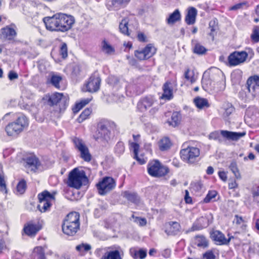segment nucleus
Returning <instances> with one entry per match:
<instances>
[{"mask_svg": "<svg viewBox=\"0 0 259 259\" xmlns=\"http://www.w3.org/2000/svg\"><path fill=\"white\" fill-rule=\"evenodd\" d=\"M46 29L50 31L65 32L70 30L75 22L74 17L64 13H57L43 19Z\"/></svg>", "mask_w": 259, "mask_h": 259, "instance_id": "f257e3e1", "label": "nucleus"}, {"mask_svg": "<svg viewBox=\"0 0 259 259\" xmlns=\"http://www.w3.org/2000/svg\"><path fill=\"white\" fill-rule=\"evenodd\" d=\"M28 125V118L24 115H20L14 121L6 125L5 131L8 136L16 137L26 129Z\"/></svg>", "mask_w": 259, "mask_h": 259, "instance_id": "f03ea898", "label": "nucleus"}, {"mask_svg": "<svg viewBox=\"0 0 259 259\" xmlns=\"http://www.w3.org/2000/svg\"><path fill=\"white\" fill-rule=\"evenodd\" d=\"M79 226V214L78 212H72L66 217L62 228L64 234L73 236L78 231Z\"/></svg>", "mask_w": 259, "mask_h": 259, "instance_id": "7ed1b4c3", "label": "nucleus"}, {"mask_svg": "<svg viewBox=\"0 0 259 259\" xmlns=\"http://www.w3.org/2000/svg\"><path fill=\"white\" fill-rule=\"evenodd\" d=\"M88 181L85 172L75 168L69 173L67 185L70 187L79 189L83 185H85Z\"/></svg>", "mask_w": 259, "mask_h": 259, "instance_id": "20e7f679", "label": "nucleus"}, {"mask_svg": "<svg viewBox=\"0 0 259 259\" xmlns=\"http://www.w3.org/2000/svg\"><path fill=\"white\" fill-rule=\"evenodd\" d=\"M95 253L100 259H122L123 251L119 246H112L104 248H98Z\"/></svg>", "mask_w": 259, "mask_h": 259, "instance_id": "39448f33", "label": "nucleus"}, {"mask_svg": "<svg viewBox=\"0 0 259 259\" xmlns=\"http://www.w3.org/2000/svg\"><path fill=\"white\" fill-rule=\"evenodd\" d=\"M56 194V192H53L51 194L47 191H44L38 194L39 204L37 208L41 212H45L49 209L52 202L55 200Z\"/></svg>", "mask_w": 259, "mask_h": 259, "instance_id": "423d86ee", "label": "nucleus"}, {"mask_svg": "<svg viewBox=\"0 0 259 259\" xmlns=\"http://www.w3.org/2000/svg\"><path fill=\"white\" fill-rule=\"evenodd\" d=\"M148 172L152 177H161L168 173V169L162 165L158 161L154 160L148 164Z\"/></svg>", "mask_w": 259, "mask_h": 259, "instance_id": "0eeeda50", "label": "nucleus"}, {"mask_svg": "<svg viewBox=\"0 0 259 259\" xmlns=\"http://www.w3.org/2000/svg\"><path fill=\"white\" fill-rule=\"evenodd\" d=\"M248 52L235 51L232 53L228 58V61L229 66H235L240 64L243 63L246 60L248 53L251 51L250 49H247Z\"/></svg>", "mask_w": 259, "mask_h": 259, "instance_id": "6e6552de", "label": "nucleus"}, {"mask_svg": "<svg viewBox=\"0 0 259 259\" xmlns=\"http://www.w3.org/2000/svg\"><path fill=\"white\" fill-rule=\"evenodd\" d=\"M115 186V181L112 178L105 177L97 184V188L100 195H105L113 190Z\"/></svg>", "mask_w": 259, "mask_h": 259, "instance_id": "1a4fd4ad", "label": "nucleus"}, {"mask_svg": "<svg viewBox=\"0 0 259 259\" xmlns=\"http://www.w3.org/2000/svg\"><path fill=\"white\" fill-rule=\"evenodd\" d=\"M181 157L188 163H193L200 154L199 149L194 147H188L180 152Z\"/></svg>", "mask_w": 259, "mask_h": 259, "instance_id": "9d476101", "label": "nucleus"}, {"mask_svg": "<svg viewBox=\"0 0 259 259\" xmlns=\"http://www.w3.org/2000/svg\"><path fill=\"white\" fill-rule=\"evenodd\" d=\"M75 148L79 151L80 157L85 161L89 162L91 160V155L84 142L80 139L75 137L72 139Z\"/></svg>", "mask_w": 259, "mask_h": 259, "instance_id": "9b49d317", "label": "nucleus"}, {"mask_svg": "<svg viewBox=\"0 0 259 259\" xmlns=\"http://www.w3.org/2000/svg\"><path fill=\"white\" fill-rule=\"evenodd\" d=\"M212 217L210 214L197 219L193 223L192 227L187 232L200 230L207 227L212 223Z\"/></svg>", "mask_w": 259, "mask_h": 259, "instance_id": "f8f14e48", "label": "nucleus"}, {"mask_svg": "<svg viewBox=\"0 0 259 259\" xmlns=\"http://www.w3.org/2000/svg\"><path fill=\"white\" fill-rule=\"evenodd\" d=\"M156 50L153 45L149 44L143 49L135 51V55L139 60H144L148 59L153 56Z\"/></svg>", "mask_w": 259, "mask_h": 259, "instance_id": "ddd939ff", "label": "nucleus"}, {"mask_svg": "<svg viewBox=\"0 0 259 259\" xmlns=\"http://www.w3.org/2000/svg\"><path fill=\"white\" fill-rule=\"evenodd\" d=\"M101 79L97 75H92L89 79L82 88L83 92L94 93L98 91L100 88Z\"/></svg>", "mask_w": 259, "mask_h": 259, "instance_id": "4468645a", "label": "nucleus"}, {"mask_svg": "<svg viewBox=\"0 0 259 259\" xmlns=\"http://www.w3.org/2000/svg\"><path fill=\"white\" fill-rule=\"evenodd\" d=\"M210 238L217 245H227L229 243V240H227L224 234L218 230H212L210 233Z\"/></svg>", "mask_w": 259, "mask_h": 259, "instance_id": "2eb2a0df", "label": "nucleus"}, {"mask_svg": "<svg viewBox=\"0 0 259 259\" xmlns=\"http://www.w3.org/2000/svg\"><path fill=\"white\" fill-rule=\"evenodd\" d=\"M25 166L29 170L35 172L36 170L39 169L40 163L38 158L35 156L31 155L26 159Z\"/></svg>", "mask_w": 259, "mask_h": 259, "instance_id": "dca6fc26", "label": "nucleus"}, {"mask_svg": "<svg viewBox=\"0 0 259 259\" xmlns=\"http://www.w3.org/2000/svg\"><path fill=\"white\" fill-rule=\"evenodd\" d=\"M248 91L254 96V93L257 88H259V76L254 75L248 78L247 80Z\"/></svg>", "mask_w": 259, "mask_h": 259, "instance_id": "f3484780", "label": "nucleus"}, {"mask_svg": "<svg viewBox=\"0 0 259 259\" xmlns=\"http://www.w3.org/2000/svg\"><path fill=\"white\" fill-rule=\"evenodd\" d=\"M110 136V132L107 128L106 126L101 123L98 124V130L96 135L95 138L96 140L103 138L105 140H108Z\"/></svg>", "mask_w": 259, "mask_h": 259, "instance_id": "a211bd4d", "label": "nucleus"}, {"mask_svg": "<svg viewBox=\"0 0 259 259\" xmlns=\"http://www.w3.org/2000/svg\"><path fill=\"white\" fill-rule=\"evenodd\" d=\"M197 10L193 7H189L185 18V21L188 25H193L196 22Z\"/></svg>", "mask_w": 259, "mask_h": 259, "instance_id": "6ab92c4d", "label": "nucleus"}, {"mask_svg": "<svg viewBox=\"0 0 259 259\" xmlns=\"http://www.w3.org/2000/svg\"><path fill=\"white\" fill-rule=\"evenodd\" d=\"M154 99L152 97H147L141 100L138 104V107L141 112H145L154 103Z\"/></svg>", "mask_w": 259, "mask_h": 259, "instance_id": "aec40b11", "label": "nucleus"}, {"mask_svg": "<svg viewBox=\"0 0 259 259\" xmlns=\"http://www.w3.org/2000/svg\"><path fill=\"white\" fill-rule=\"evenodd\" d=\"M163 93L161 99L169 100L173 98V89L172 84L170 82H166L162 87Z\"/></svg>", "mask_w": 259, "mask_h": 259, "instance_id": "412c9836", "label": "nucleus"}, {"mask_svg": "<svg viewBox=\"0 0 259 259\" xmlns=\"http://www.w3.org/2000/svg\"><path fill=\"white\" fill-rule=\"evenodd\" d=\"M221 134L222 136L228 140L233 141H237L240 138L244 136L246 134L245 132L237 133L233 132H230L228 131H221Z\"/></svg>", "mask_w": 259, "mask_h": 259, "instance_id": "4be33fe9", "label": "nucleus"}, {"mask_svg": "<svg viewBox=\"0 0 259 259\" xmlns=\"http://www.w3.org/2000/svg\"><path fill=\"white\" fill-rule=\"evenodd\" d=\"M101 50L104 54L108 56L113 55L115 53L114 47L105 39L101 42Z\"/></svg>", "mask_w": 259, "mask_h": 259, "instance_id": "5701e85b", "label": "nucleus"}, {"mask_svg": "<svg viewBox=\"0 0 259 259\" xmlns=\"http://www.w3.org/2000/svg\"><path fill=\"white\" fill-rule=\"evenodd\" d=\"M180 225L176 222L168 223L166 225L165 232L168 235H176L180 230Z\"/></svg>", "mask_w": 259, "mask_h": 259, "instance_id": "b1692460", "label": "nucleus"}, {"mask_svg": "<svg viewBox=\"0 0 259 259\" xmlns=\"http://www.w3.org/2000/svg\"><path fill=\"white\" fill-rule=\"evenodd\" d=\"M193 102L196 107L200 110L205 109L210 106L207 99L200 97L195 98Z\"/></svg>", "mask_w": 259, "mask_h": 259, "instance_id": "393cba45", "label": "nucleus"}, {"mask_svg": "<svg viewBox=\"0 0 259 259\" xmlns=\"http://www.w3.org/2000/svg\"><path fill=\"white\" fill-rule=\"evenodd\" d=\"M1 32L3 36L9 40L13 39L17 35L15 29L9 26L2 29Z\"/></svg>", "mask_w": 259, "mask_h": 259, "instance_id": "a878e982", "label": "nucleus"}, {"mask_svg": "<svg viewBox=\"0 0 259 259\" xmlns=\"http://www.w3.org/2000/svg\"><path fill=\"white\" fill-rule=\"evenodd\" d=\"M181 19V13L178 9H176L166 18V21L168 25H174L177 22L180 21Z\"/></svg>", "mask_w": 259, "mask_h": 259, "instance_id": "bb28decb", "label": "nucleus"}, {"mask_svg": "<svg viewBox=\"0 0 259 259\" xmlns=\"http://www.w3.org/2000/svg\"><path fill=\"white\" fill-rule=\"evenodd\" d=\"M63 95L61 93H55L51 95L46 96V100L50 105L57 104L63 98Z\"/></svg>", "mask_w": 259, "mask_h": 259, "instance_id": "cd10ccee", "label": "nucleus"}, {"mask_svg": "<svg viewBox=\"0 0 259 259\" xmlns=\"http://www.w3.org/2000/svg\"><path fill=\"white\" fill-rule=\"evenodd\" d=\"M37 225L32 224H28L24 228V232L28 236H34L39 231Z\"/></svg>", "mask_w": 259, "mask_h": 259, "instance_id": "c85d7f7f", "label": "nucleus"}, {"mask_svg": "<svg viewBox=\"0 0 259 259\" xmlns=\"http://www.w3.org/2000/svg\"><path fill=\"white\" fill-rule=\"evenodd\" d=\"M195 243L199 247L205 248L208 246V240L203 235H198L195 238Z\"/></svg>", "mask_w": 259, "mask_h": 259, "instance_id": "c756f323", "label": "nucleus"}, {"mask_svg": "<svg viewBox=\"0 0 259 259\" xmlns=\"http://www.w3.org/2000/svg\"><path fill=\"white\" fill-rule=\"evenodd\" d=\"M181 120V115L178 112H174L172 114V115L171 116V120L168 121L167 122V123L169 125L172 126V127H176L178 126Z\"/></svg>", "mask_w": 259, "mask_h": 259, "instance_id": "7c9ffc66", "label": "nucleus"}, {"mask_svg": "<svg viewBox=\"0 0 259 259\" xmlns=\"http://www.w3.org/2000/svg\"><path fill=\"white\" fill-rule=\"evenodd\" d=\"M131 0H112V6L113 9L118 10L121 8L125 7Z\"/></svg>", "mask_w": 259, "mask_h": 259, "instance_id": "2f4dec72", "label": "nucleus"}, {"mask_svg": "<svg viewBox=\"0 0 259 259\" xmlns=\"http://www.w3.org/2000/svg\"><path fill=\"white\" fill-rule=\"evenodd\" d=\"M131 147L133 148L134 153V158L141 164H143L146 162V161L143 158H140L138 156V151L139 149V145L136 143H132L131 144Z\"/></svg>", "mask_w": 259, "mask_h": 259, "instance_id": "473e14b6", "label": "nucleus"}, {"mask_svg": "<svg viewBox=\"0 0 259 259\" xmlns=\"http://www.w3.org/2000/svg\"><path fill=\"white\" fill-rule=\"evenodd\" d=\"M123 196L128 201L134 203H138L139 202V198L137 195L135 193H131L128 191H125L122 193Z\"/></svg>", "mask_w": 259, "mask_h": 259, "instance_id": "72a5a7b5", "label": "nucleus"}, {"mask_svg": "<svg viewBox=\"0 0 259 259\" xmlns=\"http://www.w3.org/2000/svg\"><path fill=\"white\" fill-rule=\"evenodd\" d=\"M128 20L126 18H124L122 20L121 22L119 24V28L120 32L125 35H129L130 32L128 30Z\"/></svg>", "mask_w": 259, "mask_h": 259, "instance_id": "f704fd0d", "label": "nucleus"}, {"mask_svg": "<svg viewBox=\"0 0 259 259\" xmlns=\"http://www.w3.org/2000/svg\"><path fill=\"white\" fill-rule=\"evenodd\" d=\"M171 143L167 138H162L159 142V147L161 150H166L170 148Z\"/></svg>", "mask_w": 259, "mask_h": 259, "instance_id": "c9c22d12", "label": "nucleus"}, {"mask_svg": "<svg viewBox=\"0 0 259 259\" xmlns=\"http://www.w3.org/2000/svg\"><path fill=\"white\" fill-rule=\"evenodd\" d=\"M197 76L194 70L187 69L185 72V78L191 83H194L197 79Z\"/></svg>", "mask_w": 259, "mask_h": 259, "instance_id": "e433bc0d", "label": "nucleus"}, {"mask_svg": "<svg viewBox=\"0 0 259 259\" xmlns=\"http://www.w3.org/2000/svg\"><path fill=\"white\" fill-rule=\"evenodd\" d=\"M33 256L34 259H45L44 252L41 247L38 246L34 249Z\"/></svg>", "mask_w": 259, "mask_h": 259, "instance_id": "4c0bfd02", "label": "nucleus"}, {"mask_svg": "<svg viewBox=\"0 0 259 259\" xmlns=\"http://www.w3.org/2000/svg\"><path fill=\"white\" fill-rule=\"evenodd\" d=\"M91 101V99L87 98L81 100L79 103L76 104L75 107L73 109L74 113L78 112L85 105L88 104Z\"/></svg>", "mask_w": 259, "mask_h": 259, "instance_id": "58836bf2", "label": "nucleus"}, {"mask_svg": "<svg viewBox=\"0 0 259 259\" xmlns=\"http://www.w3.org/2000/svg\"><path fill=\"white\" fill-rule=\"evenodd\" d=\"M229 167L230 169L232 171V172L234 174L236 178L240 179V174L239 172L238 168L237 167V164L236 161H232Z\"/></svg>", "mask_w": 259, "mask_h": 259, "instance_id": "ea45409f", "label": "nucleus"}, {"mask_svg": "<svg viewBox=\"0 0 259 259\" xmlns=\"http://www.w3.org/2000/svg\"><path fill=\"white\" fill-rule=\"evenodd\" d=\"M133 251L134 252V253L133 254V251H132V250H131V254H132L133 257L135 259H137L138 258H140L141 259H143L146 257V254H147L146 251L143 250V249H141L139 251H136V250H134Z\"/></svg>", "mask_w": 259, "mask_h": 259, "instance_id": "a19ab883", "label": "nucleus"}, {"mask_svg": "<svg viewBox=\"0 0 259 259\" xmlns=\"http://www.w3.org/2000/svg\"><path fill=\"white\" fill-rule=\"evenodd\" d=\"M132 218L133 219V221L139 226L143 227L146 226L147 224V220L145 218L136 217L134 214L132 215Z\"/></svg>", "mask_w": 259, "mask_h": 259, "instance_id": "79ce46f5", "label": "nucleus"}, {"mask_svg": "<svg viewBox=\"0 0 259 259\" xmlns=\"http://www.w3.org/2000/svg\"><path fill=\"white\" fill-rule=\"evenodd\" d=\"M233 222L234 224L239 226L242 230L245 229L246 225L244 220L241 217L236 215Z\"/></svg>", "mask_w": 259, "mask_h": 259, "instance_id": "37998d69", "label": "nucleus"}, {"mask_svg": "<svg viewBox=\"0 0 259 259\" xmlns=\"http://www.w3.org/2000/svg\"><path fill=\"white\" fill-rule=\"evenodd\" d=\"M209 28L210 29V32L209 35L211 37L212 39H213L214 36L215 34V31L218 28V26L215 24V21L211 20L209 23Z\"/></svg>", "mask_w": 259, "mask_h": 259, "instance_id": "c03bdc74", "label": "nucleus"}, {"mask_svg": "<svg viewBox=\"0 0 259 259\" xmlns=\"http://www.w3.org/2000/svg\"><path fill=\"white\" fill-rule=\"evenodd\" d=\"M107 82L113 87H120V85H118L120 83L119 80L115 76H110L107 79Z\"/></svg>", "mask_w": 259, "mask_h": 259, "instance_id": "a18cd8bd", "label": "nucleus"}, {"mask_svg": "<svg viewBox=\"0 0 259 259\" xmlns=\"http://www.w3.org/2000/svg\"><path fill=\"white\" fill-rule=\"evenodd\" d=\"M26 188V181L22 179L17 184V191L20 194H23L25 191Z\"/></svg>", "mask_w": 259, "mask_h": 259, "instance_id": "49530a36", "label": "nucleus"}, {"mask_svg": "<svg viewBox=\"0 0 259 259\" xmlns=\"http://www.w3.org/2000/svg\"><path fill=\"white\" fill-rule=\"evenodd\" d=\"M91 110L87 108L85 109L80 115L77 120L79 122H82L83 120L86 119L91 113Z\"/></svg>", "mask_w": 259, "mask_h": 259, "instance_id": "de8ad7c7", "label": "nucleus"}, {"mask_svg": "<svg viewBox=\"0 0 259 259\" xmlns=\"http://www.w3.org/2000/svg\"><path fill=\"white\" fill-rule=\"evenodd\" d=\"M62 80V77L58 75H52L51 78V83L56 88H60L59 83Z\"/></svg>", "mask_w": 259, "mask_h": 259, "instance_id": "09e8293b", "label": "nucleus"}, {"mask_svg": "<svg viewBox=\"0 0 259 259\" xmlns=\"http://www.w3.org/2000/svg\"><path fill=\"white\" fill-rule=\"evenodd\" d=\"M251 38L255 42L259 41V26H255L254 27Z\"/></svg>", "mask_w": 259, "mask_h": 259, "instance_id": "8fccbe9b", "label": "nucleus"}, {"mask_svg": "<svg viewBox=\"0 0 259 259\" xmlns=\"http://www.w3.org/2000/svg\"><path fill=\"white\" fill-rule=\"evenodd\" d=\"M206 51V49L199 44H196L194 48V52L199 55L203 54Z\"/></svg>", "mask_w": 259, "mask_h": 259, "instance_id": "3c124183", "label": "nucleus"}, {"mask_svg": "<svg viewBox=\"0 0 259 259\" xmlns=\"http://www.w3.org/2000/svg\"><path fill=\"white\" fill-rule=\"evenodd\" d=\"M91 249V246L90 245L88 244H81L76 246V249L80 252L83 251H88Z\"/></svg>", "mask_w": 259, "mask_h": 259, "instance_id": "603ef678", "label": "nucleus"}, {"mask_svg": "<svg viewBox=\"0 0 259 259\" xmlns=\"http://www.w3.org/2000/svg\"><path fill=\"white\" fill-rule=\"evenodd\" d=\"M217 194V192L215 191H209L208 193L204 199V202L205 203H208L210 202L213 199L215 198Z\"/></svg>", "mask_w": 259, "mask_h": 259, "instance_id": "864d4df0", "label": "nucleus"}, {"mask_svg": "<svg viewBox=\"0 0 259 259\" xmlns=\"http://www.w3.org/2000/svg\"><path fill=\"white\" fill-rule=\"evenodd\" d=\"M60 54L63 59L66 58L68 56L67 47L66 44L63 43L60 48Z\"/></svg>", "mask_w": 259, "mask_h": 259, "instance_id": "5fc2aeb1", "label": "nucleus"}, {"mask_svg": "<svg viewBox=\"0 0 259 259\" xmlns=\"http://www.w3.org/2000/svg\"><path fill=\"white\" fill-rule=\"evenodd\" d=\"M234 111V108L232 105L228 104L225 108V112L224 116L225 117H228Z\"/></svg>", "mask_w": 259, "mask_h": 259, "instance_id": "6e6d98bb", "label": "nucleus"}, {"mask_svg": "<svg viewBox=\"0 0 259 259\" xmlns=\"http://www.w3.org/2000/svg\"><path fill=\"white\" fill-rule=\"evenodd\" d=\"M115 150L117 154H122L124 151L123 143L122 142H118L116 145Z\"/></svg>", "mask_w": 259, "mask_h": 259, "instance_id": "4d7b16f0", "label": "nucleus"}, {"mask_svg": "<svg viewBox=\"0 0 259 259\" xmlns=\"http://www.w3.org/2000/svg\"><path fill=\"white\" fill-rule=\"evenodd\" d=\"M215 256L212 251H206L203 254L202 259H215Z\"/></svg>", "mask_w": 259, "mask_h": 259, "instance_id": "13d9d810", "label": "nucleus"}, {"mask_svg": "<svg viewBox=\"0 0 259 259\" xmlns=\"http://www.w3.org/2000/svg\"><path fill=\"white\" fill-rule=\"evenodd\" d=\"M191 188L195 191H199L202 188V185L200 182H193L191 184Z\"/></svg>", "mask_w": 259, "mask_h": 259, "instance_id": "bf43d9fd", "label": "nucleus"}, {"mask_svg": "<svg viewBox=\"0 0 259 259\" xmlns=\"http://www.w3.org/2000/svg\"><path fill=\"white\" fill-rule=\"evenodd\" d=\"M0 191L2 192H5L6 191V185L5 184L3 177L0 174Z\"/></svg>", "mask_w": 259, "mask_h": 259, "instance_id": "052dcab7", "label": "nucleus"}, {"mask_svg": "<svg viewBox=\"0 0 259 259\" xmlns=\"http://www.w3.org/2000/svg\"><path fill=\"white\" fill-rule=\"evenodd\" d=\"M138 39L140 41L146 42L147 39L146 36L142 32H139L137 36Z\"/></svg>", "mask_w": 259, "mask_h": 259, "instance_id": "680f3d73", "label": "nucleus"}, {"mask_svg": "<svg viewBox=\"0 0 259 259\" xmlns=\"http://www.w3.org/2000/svg\"><path fill=\"white\" fill-rule=\"evenodd\" d=\"M8 77L10 80H12L13 79H17L18 77V75L17 73L13 71H11L9 73Z\"/></svg>", "mask_w": 259, "mask_h": 259, "instance_id": "e2e57ef3", "label": "nucleus"}, {"mask_svg": "<svg viewBox=\"0 0 259 259\" xmlns=\"http://www.w3.org/2000/svg\"><path fill=\"white\" fill-rule=\"evenodd\" d=\"M220 137V135L218 132H212L209 136L210 139L213 140H218L219 139Z\"/></svg>", "mask_w": 259, "mask_h": 259, "instance_id": "0e129e2a", "label": "nucleus"}, {"mask_svg": "<svg viewBox=\"0 0 259 259\" xmlns=\"http://www.w3.org/2000/svg\"><path fill=\"white\" fill-rule=\"evenodd\" d=\"M219 176L220 178L224 182H226L227 179V173L224 171H219Z\"/></svg>", "mask_w": 259, "mask_h": 259, "instance_id": "69168bd1", "label": "nucleus"}, {"mask_svg": "<svg viewBox=\"0 0 259 259\" xmlns=\"http://www.w3.org/2000/svg\"><path fill=\"white\" fill-rule=\"evenodd\" d=\"M185 200L187 203H190L192 201L191 198L189 196V192L188 190H185Z\"/></svg>", "mask_w": 259, "mask_h": 259, "instance_id": "338daca9", "label": "nucleus"}, {"mask_svg": "<svg viewBox=\"0 0 259 259\" xmlns=\"http://www.w3.org/2000/svg\"><path fill=\"white\" fill-rule=\"evenodd\" d=\"M238 187V184L235 181L229 183V188L230 189H235Z\"/></svg>", "mask_w": 259, "mask_h": 259, "instance_id": "774afa93", "label": "nucleus"}]
</instances>
